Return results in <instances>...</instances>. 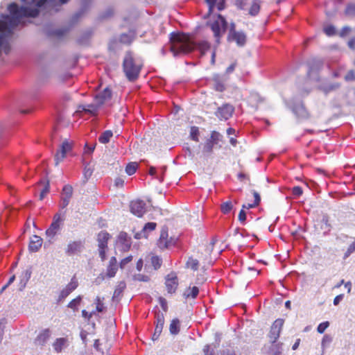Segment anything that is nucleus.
I'll list each match as a JSON object with an SVG mask.
<instances>
[{
    "label": "nucleus",
    "mask_w": 355,
    "mask_h": 355,
    "mask_svg": "<svg viewBox=\"0 0 355 355\" xmlns=\"http://www.w3.org/2000/svg\"><path fill=\"white\" fill-rule=\"evenodd\" d=\"M293 112L300 117H306L307 116V112L302 105L294 107Z\"/></svg>",
    "instance_id": "c9c22d12"
},
{
    "label": "nucleus",
    "mask_w": 355,
    "mask_h": 355,
    "mask_svg": "<svg viewBox=\"0 0 355 355\" xmlns=\"http://www.w3.org/2000/svg\"><path fill=\"white\" fill-rule=\"evenodd\" d=\"M81 297L80 296L74 298L68 304V307L73 309L74 311L77 309L78 306L80 304Z\"/></svg>",
    "instance_id": "37998d69"
},
{
    "label": "nucleus",
    "mask_w": 355,
    "mask_h": 355,
    "mask_svg": "<svg viewBox=\"0 0 355 355\" xmlns=\"http://www.w3.org/2000/svg\"><path fill=\"white\" fill-rule=\"evenodd\" d=\"M116 263V259L114 257H112L110 260L109 266L107 269V275L110 277H112L115 275L118 269Z\"/></svg>",
    "instance_id": "b1692460"
},
{
    "label": "nucleus",
    "mask_w": 355,
    "mask_h": 355,
    "mask_svg": "<svg viewBox=\"0 0 355 355\" xmlns=\"http://www.w3.org/2000/svg\"><path fill=\"white\" fill-rule=\"evenodd\" d=\"M43 243L42 239L37 236L33 235L30 240L28 249L31 252H37L40 248L42 247Z\"/></svg>",
    "instance_id": "412c9836"
},
{
    "label": "nucleus",
    "mask_w": 355,
    "mask_h": 355,
    "mask_svg": "<svg viewBox=\"0 0 355 355\" xmlns=\"http://www.w3.org/2000/svg\"><path fill=\"white\" fill-rule=\"evenodd\" d=\"M89 113V106L88 105H78L76 111L74 113L76 116H81L83 114Z\"/></svg>",
    "instance_id": "e433bc0d"
},
{
    "label": "nucleus",
    "mask_w": 355,
    "mask_h": 355,
    "mask_svg": "<svg viewBox=\"0 0 355 355\" xmlns=\"http://www.w3.org/2000/svg\"><path fill=\"white\" fill-rule=\"evenodd\" d=\"M214 144L209 141L208 139L202 146V150L200 153V151L196 152V153L192 152L189 148H187L188 155L192 158L195 157V155H199L200 157H205L211 154L213 151Z\"/></svg>",
    "instance_id": "ddd939ff"
},
{
    "label": "nucleus",
    "mask_w": 355,
    "mask_h": 355,
    "mask_svg": "<svg viewBox=\"0 0 355 355\" xmlns=\"http://www.w3.org/2000/svg\"><path fill=\"white\" fill-rule=\"evenodd\" d=\"M339 85L338 83H327L321 85L320 89L325 94H328L330 92L337 89Z\"/></svg>",
    "instance_id": "c756f323"
},
{
    "label": "nucleus",
    "mask_w": 355,
    "mask_h": 355,
    "mask_svg": "<svg viewBox=\"0 0 355 355\" xmlns=\"http://www.w3.org/2000/svg\"><path fill=\"white\" fill-rule=\"evenodd\" d=\"M343 294L337 295L334 300V304L335 306H337L340 303V302L343 300Z\"/></svg>",
    "instance_id": "680f3d73"
},
{
    "label": "nucleus",
    "mask_w": 355,
    "mask_h": 355,
    "mask_svg": "<svg viewBox=\"0 0 355 355\" xmlns=\"http://www.w3.org/2000/svg\"><path fill=\"white\" fill-rule=\"evenodd\" d=\"M348 46L350 49H354L355 48V38H353L349 41Z\"/></svg>",
    "instance_id": "338daca9"
},
{
    "label": "nucleus",
    "mask_w": 355,
    "mask_h": 355,
    "mask_svg": "<svg viewBox=\"0 0 355 355\" xmlns=\"http://www.w3.org/2000/svg\"><path fill=\"white\" fill-rule=\"evenodd\" d=\"M214 87L218 92H223L225 89L223 81L219 75H215L213 77Z\"/></svg>",
    "instance_id": "bb28decb"
},
{
    "label": "nucleus",
    "mask_w": 355,
    "mask_h": 355,
    "mask_svg": "<svg viewBox=\"0 0 355 355\" xmlns=\"http://www.w3.org/2000/svg\"><path fill=\"white\" fill-rule=\"evenodd\" d=\"M355 11V5H350L347 7L346 12L347 13H352Z\"/></svg>",
    "instance_id": "774afa93"
},
{
    "label": "nucleus",
    "mask_w": 355,
    "mask_h": 355,
    "mask_svg": "<svg viewBox=\"0 0 355 355\" xmlns=\"http://www.w3.org/2000/svg\"><path fill=\"white\" fill-rule=\"evenodd\" d=\"M292 193L295 196L299 197L303 193L302 189L300 187H294L293 188Z\"/></svg>",
    "instance_id": "864d4df0"
},
{
    "label": "nucleus",
    "mask_w": 355,
    "mask_h": 355,
    "mask_svg": "<svg viewBox=\"0 0 355 355\" xmlns=\"http://www.w3.org/2000/svg\"><path fill=\"white\" fill-rule=\"evenodd\" d=\"M143 67V60L130 51L125 53L123 60V72L130 81L136 80Z\"/></svg>",
    "instance_id": "f03ea898"
},
{
    "label": "nucleus",
    "mask_w": 355,
    "mask_h": 355,
    "mask_svg": "<svg viewBox=\"0 0 355 355\" xmlns=\"http://www.w3.org/2000/svg\"><path fill=\"white\" fill-rule=\"evenodd\" d=\"M156 327H155V335H156L157 334L158 336L160 335V334L162 333V329H163V327H164V315L163 313H157L156 314Z\"/></svg>",
    "instance_id": "5701e85b"
},
{
    "label": "nucleus",
    "mask_w": 355,
    "mask_h": 355,
    "mask_svg": "<svg viewBox=\"0 0 355 355\" xmlns=\"http://www.w3.org/2000/svg\"><path fill=\"white\" fill-rule=\"evenodd\" d=\"M133 37V33L121 34L118 39H114L111 42L110 48L115 49L116 47L117 42L124 44H129L132 42Z\"/></svg>",
    "instance_id": "a211bd4d"
},
{
    "label": "nucleus",
    "mask_w": 355,
    "mask_h": 355,
    "mask_svg": "<svg viewBox=\"0 0 355 355\" xmlns=\"http://www.w3.org/2000/svg\"><path fill=\"white\" fill-rule=\"evenodd\" d=\"M67 339L66 338H57L53 343L54 350L59 353L61 352L64 347L67 345Z\"/></svg>",
    "instance_id": "393cba45"
},
{
    "label": "nucleus",
    "mask_w": 355,
    "mask_h": 355,
    "mask_svg": "<svg viewBox=\"0 0 355 355\" xmlns=\"http://www.w3.org/2000/svg\"><path fill=\"white\" fill-rule=\"evenodd\" d=\"M232 207L233 205L231 201L223 202L220 205L221 211L225 214H228L232 209Z\"/></svg>",
    "instance_id": "a19ab883"
},
{
    "label": "nucleus",
    "mask_w": 355,
    "mask_h": 355,
    "mask_svg": "<svg viewBox=\"0 0 355 355\" xmlns=\"http://www.w3.org/2000/svg\"><path fill=\"white\" fill-rule=\"evenodd\" d=\"M199 266V262L197 259L189 258L187 262V267L193 270H197Z\"/></svg>",
    "instance_id": "ea45409f"
},
{
    "label": "nucleus",
    "mask_w": 355,
    "mask_h": 355,
    "mask_svg": "<svg viewBox=\"0 0 355 355\" xmlns=\"http://www.w3.org/2000/svg\"><path fill=\"white\" fill-rule=\"evenodd\" d=\"M168 238V230L166 228H163L161 231L159 239L158 241V246L160 248H166L172 245L171 241L167 240Z\"/></svg>",
    "instance_id": "4be33fe9"
},
{
    "label": "nucleus",
    "mask_w": 355,
    "mask_h": 355,
    "mask_svg": "<svg viewBox=\"0 0 355 355\" xmlns=\"http://www.w3.org/2000/svg\"><path fill=\"white\" fill-rule=\"evenodd\" d=\"M345 79L347 81H352L355 80V72L353 70H350L347 72V73L345 76Z\"/></svg>",
    "instance_id": "603ef678"
},
{
    "label": "nucleus",
    "mask_w": 355,
    "mask_h": 355,
    "mask_svg": "<svg viewBox=\"0 0 355 355\" xmlns=\"http://www.w3.org/2000/svg\"><path fill=\"white\" fill-rule=\"evenodd\" d=\"M253 195H254V202L243 205V206H242L243 209H251V208L257 207L259 204L260 200H261L259 194L256 191H253Z\"/></svg>",
    "instance_id": "cd10ccee"
},
{
    "label": "nucleus",
    "mask_w": 355,
    "mask_h": 355,
    "mask_svg": "<svg viewBox=\"0 0 355 355\" xmlns=\"http://www.w3.org/2000/svg\"><path fill=\"white\" fill-rule=\"evenodd\" d=\"M157 226V224L153 222L147 223L143 227L141 232L135 234V237L137 239L141 238H147L148 234L153 231Z\"/></svg>",
    "instance_id": "aec40b11"
},
{
    "label": "nucleus",
    "mask_w": 355,
    "mask_h": 355,
    "mask_svg": "<svg viewBox=\"0 0 355 355\" xmlns=\"http://www.w3.org/2000/svg\"><path fill=\"white\" fill-rule=\"evenodd\" d=\"M350 31H351V28L349 26H345L340 31V35L341 37H345V36L347 35Z\"/></svg>",
    "instance_id": "4d7b16f0"
},
{
    "label": "nucleus",
    "mask_w": 355,
    "mask_h": 355,
    "mask_svg": "<svg viewBox=\"0 0 355 355\" xmlns=\"http://www.w3.org/2000/svg\"><path fill=\"white\" fill-rule=\"evenodd\" d=\"M227 39L230 42H235L239 46H243L246 43V35L243 31H236L234 23L230 24Z\"/></svg>",
    "instance_id": "0eeeda50"
},
{
    "label": "nucleus",
    "mask_w": 355,
    "mask_h": 355,
    "mask_svg": "<svg viewBox=\"0 0 355 355\" xmlns=\"http://www.w3.org/2000/svg\"><path fill=\"white\" fill-rule=\"evenodd\" d=\"M284 322V320L281 318L277 319L273 322L269 334V337L272 343H275L279 338Z\"/></svg>",
    "instance_id": "9d476101"
},
{
    "label": "nucleus",
    "mask_w": 355,
    "mask_h": 355,
    "mask_svg": "<svg viewBox=\"0 0 355 355\" xmlns=\"http://www.w3.org/2000/svg\"><path fill=\"white\" fill-rule=\"evenodd\" d=\"M50 336V331L49 329L43 330L37 337V339L45 342Z\"/></svg>",
    "instance_id": "c03bdc74"
},
{
    "label": "nucleus",
    "mask_w": 355,
    "mask_h": 355,
    "mask_svg": "<svg viewBox=\"0 0 355 355\" xmlns=\"http://www.w3.org/2000/svg\"><path fill=\"white\" fill-rule=\"evenodd\" d=\"M137 164L135 162L128 164L125 167V172L129 175L134 174L136 172Z\"/></svg>",
    "instance_id": "79ce46f5"
},
{
    "label": "nucleus",
    "mask_w": 355,
    "mask_h": 355,
    "mask_svg": "<svg viewBox=\"0 0 355 355\" xmlns=\"http://www.w3.org/2000/svg\"><path fill=\"white\" fill-rule=\"evenodd\" d=\"M95 355H104L107 352L109 346L105 338L96 339L93 345Z\"/></svg>",
    "instance_id": "2eb2a0df"
},
{
    "label": "nucleus",
    "mask_w": 355,
    "mask_h": 355,
    "mask_svg": "<svg viewBox=\"0 0 355 355\" xmlns=\"http://www.w3.org/2000/svg\"><path fill=\"white\" fill-rule=\"evenodd\" d=\"M205 1L209 6V11H208L207 15H209L215 6L216 0H205Z\"/></svg>",
    "instance_id": "5fc2aeb1"
},
{
    "label": "nucleus",
    "mask_w": 355,
    "mask_h": 355,
    "mask_svg": "<svg viewBox=\"0 0 355 355\" xmlns=\"http://www.w3.org/2000/svg\"><path fill=\"white\" fill-rule=\"evenodd\" d=\"M67 209H59V211L53 216V221L49 227L46 230V235L49 238H53L60 231L66 219Z\"/></svg>",
    "instance_id": "7ed1b4c3"
},
{
    "label": "nucleus",
    "mask_w": 355,
    "mask_h": 355,
    "mask_svg": "<svg viewBox=\"0 0 355 355\" xmlns=\"http://www.w3.org/2000/svg\"><path fill=\"white\" fill-rule=\"evenodd\" d=\"M165 284L168 293H175L178 285V281L176 274L174 272L168 274L166 278Z\"/></svg>",
    "instance_id": "f3484780"
},
{
    "label": "nucleus",
    "mask_w": 355,
    "mask_h": 355,
    "mask_svg": "<svg viewBox=\"0 0 355 355\" xmlns=\"http://www.w3.org/2000/svg\"><path fill=\"white\" fill-rule=\"evenodd\" d=\"M237 6L243 10H245V6L247 5L246 0H236Z\"/></svg>",
    "instance_id": "13d9d810"
},
{
    "label": "nucleus",
    "mask_w": 355,
    "mask_h": 355,
    "mask_svg": "<svg viewBox=\"0 0 355 355\" xmlns=\"http://www.w3.org/2000/svg\"><path fill=\"white\" fill-rule=\"evenodd\" d=\"M84 247V242L81 241H74L69 243L66 248V253L68 255H72L80 252Z\"/></svg>",
    "instance_id": "6ab92c4d"
},
{
    "label": "nucleus",
    "mask_w": 355,
    "mask_h": 355,
    "mask_svg": "<svg viewBox=\"0 0 355 355\" xmlns=\"http://www.w3.org/2000/svg\"><path fill=\"white\" fill-rule=\"evenodd\" d=\"M72 196L73 187L69 184L64 185L61 193L59 207L62 209H66L70 202Z\"/></svg>",
    "instance_id": "1a4fd4ad"
},
{
    "label": "nucleus",
    "mask_w": 355,
    "mask_h": 355,
    "mask_svg": "<svg viewBox=\"0 0 355 355\" xmlns=\"http://www.w3.org/2000/svg\"><path fill=\"white\" fill-rule=\"evenodd\" d=\"M170 42V49L175 56L190 53L194 49H198L202 54H204L209 49L207 42L201 41L196 43L189 35L184 33H172Z\"/></svg>",
    "instance_id": "f257e3e1"
},
{
    "label": "nucleus",
    "mask_w": 355,
    "mask_h": 355,
    "mask_svg": "<svg viewBox=\"0 0 355 355\" xmlns=\"http://www.w3.org/2000/svg\"><path fill=\"white\" fill-rule=\"evenodd\" d=\"M87 164H85V167H84V172H83V179L82 180V182H81V184H86V183L87 182Z\"/></svg>",
    "instance_id": "052dcab7"
},
{
    "label": "nucleus",
    "mask_w": 355,
    "mask_h": 355,
    "mask_svg": "<svg viewBox=\"0 0 355 355\" xmlns=\"http://www.w3.org/2000/svg\"><path fill=\"white\" fill-rule=\"evenodd\" d=\"M236 65V62L232 63L230 67H228L226 69V73H231L235 69Z\"/></svg>",
    "instance_id": "e2e57ef3"
},
{
    "label": "nucleus",
    "mask_w": 355,
    "mask_h": 355,
    "mask_svg": "<svg viewBox=\"0 0 355 355\" xmlns=\"http://www.w3.org/2000/svg\"><path fill=\"white\" fill-rule=\"evenodd\" d=\"M110 239V234L106 232H101L97 236L98 253L101 259L103 261L105 259V250L107 246V241Z\"/></svg>",
    "instance_id": "6e6552de"
},
{
    "label": "nucleus",
    "mask_w": 355,
    "mask_h": 355,
    "mask_svg": "<svg viewBox=\"0 0 355 355\" xmlns=\"http://www.w3.org/2000/svg\"><path fill=\"white\" fill-rule=\"evenodd\" d=\"M200 132L196 126H192L190 130V137L192 140L198 142L199 141Z\"/></svg>",
    "instance_id": "4c0bfd02"
},
{
    "label": "nucleus",
    "mask_w": 355,
    "mask_h": 355,
    "mask_svg": "<svg viewBox=\"0 0 355 355\" xmlns=\"http://www.w3.org/2000/svg\"><path fill=\"white\" fill-rule=\"evenodd\" d=\"M78 286L76 277H73L70 282L60 291L58 301L61 302L68 297Z\"/></svg>",
    "instance_id": "9b49d317"
},
{
    "label": "nucleus",
    "mask_w": 355,
    "mask_h": 355,
    "mask_svg": "<svg viewBox=\"0 0 355 355\" xmlns=\"http://www.w3.org/2000/svg\"><path fill=\"white\" fill-rule=\"evenodd\" d=\"M239 220L243 223L246 220V214L244 209H242L239 214Z\"/></svg>",
    "instance_id": "bf43d9fd"
},
{
    "label": "nucleus",
    "mask_w": 355,
    "mask_h": 355,
    "mask_svg": "<svg viewBox=\"0 0 355 355\" xmlns=\"http://www.w3.org/2000/svg\"><path fill=\"white\" fill-rule=\"evenodd\" d=\"M221 139L222 135L219 132L213 131L211 134L210 138L208 139V140L215 145L217 144L221 140Z\"/></svg>",
    "instance_id": "58836bf2"
},
{
    "label": "nucleus",
    "mask_w": 355,
    "mask_h": 355,
    "mask_svg": "<svg viewBox=\"0 0 355 355\" xmlns=\"http://www.w3.org/2000/svg\"><path fill=\"white\" fill-rule=\"evenodd\" d=\"M104 298H101L100 297H97L94 302V305L95 306L96 311L97 312H103L106 307L105 306V304L103 302Z\"/></svg>",
    "instance_id": "c85d7f7f"
},
{
    "label": "nucleus",
    "mask_w": 355,
    "mask_h": 355,
    "mask_svg": "<svg viewBox=\"0 0 355 355\" xmlns=\"http://www.w3.org/2000/svg\"><path fill=\"white\" fill-rule=\"evenodd\" d=\"M332 341V337L328 334L324 336L322 340V347L324 349L327 347Z\"/></svg>",
    "instance_id": "de8ad7c7"
},
{
    "label": "nucleus",
    "mask_w": 355,
    "mask_h": 355,
    "mask_svg": "<svg viewBox=\"0 0 355 355\" xmlns=\"http://www.w3.org/2000/svg\"><path fill=\"white\" fill-rule=\"evenodd\" d=\"M218 343L215 345H206L203 348L205 355H216L215 350L218 347Z\"/></svg>",
    "instance_id": "7c9ffc66"
},
{
    "label": "nucleus",
    "mask_w": 355,
    "mask_h": 355,
    "mask_svg": "<svg viewBox=\"0 0 355 355\" xmlns=\"http://www.w3.org/2000/svg\"><path fill=\"white\" fill-rule=\"evenodd\" d=\"M112 97V92L108 88H105L103 91L98 92L94 96L93 105H90V116L96 114L97 109L103 104L110 102Z\"/></svg>",
    "instance_id": "20e7f679"
},
{
    "label": "nucleus",
    "mask_w": 355,
    "mask_h": 355,
    "mask_svg": "<svg viewBox=\"0 0 355 355\" xmlns=\"http://www.w3.org/2000/svg\"><path fill=\"white\" fill-rule=\"evenodd\" d=\"M209 24L214 32L216 41L218 42L227 28V21L222 15H218L214 21L213 22H209Z\"/></svg>",
    "instance_id": "39448f33"
},
{
    "label": "nucleus",
    "mask_w": 355,
    "mask_h": 355,
    "mask_svg": "<svg viewBox=\"0 0 355 355\" xmlns=\"http://www.w3.org/2000/svg\"><path fill=\"white\" fill-rule=\"evenodd\" d=\"M113 136L112 132L106 130L103 132L98 138V141L102 144H107L110 141V138Z\"/></svg>",
    "instance_id": "473e14b6"
},
{
    "label": "nucleus",
    "mask_w": 355,
    "mask_h": 355,
    "mask_svg": "<svg viewBox=\"0 0 355 355\" xmlns=\"http://www.w3.org/2000/svg\"><path fill=\"white\" fill-rule=\"evenodd\" d=\"M151 263L155 269L159 268L162 265V259L157 256H153L151 258Z\"/></svg>",
    "instance_id": "49530a36"
},
{
    "label": "nucleus",
    "mask_w": 355,
    "mask_h": 355,
    "mask_svg": "<svg viewBox=\"0 0 355 355\" xmlns=\"http://www.w3.org/2000/svg\"><path fill=\"white\" fill-rule=\"evenodd\" d=\"M116 247L121 251H127L131 245V239L125 232H121L116 242Z\"/></svg>",
    "instance_id": "4468645a"
},
{
    "label": "nucleus",
    "mask_w": 355,
    "mask_h": 355,
    "mask_svg": "<svg viewBox=\"0 0 355 355\" xmlns=\"http://www.w3.org/2000/svg\"><path fill=\"white\" fill-rule=\"evenodd\" d=\"M355 251V240L349 245L346 252L345 253L344 258H347L352 253Z\"/></svg>",
    "instance_id": "09e8293b"
},
{
    "label": "nucleus",
    "mask_w": 355,
    "mask_h": 355,
    "mask_svg": "<svg viewBox=\"0 0 355 355\" xmlns=\"http://www.w3.org/2000/svg\"><path fill=\"white\" fill-rule=\"evenodd\" d=\"M49 192V184L47 182L46 184L44 186L43 189L41 191L40 194V200H42L45 196Z\"/></svg>",
    "instance_id": "3c124183"
},
{
    "label": "nucleus",
    "mask_w": 355,
    "mask_h": 355,
    "mask_svg": "<svg viewBox=\"0 0 355 355\" xmlns=\"http://www.w3.org/2000/svg\"><path fill=\"white\" fill-rule=\"evenodd\" d=\"M329 326V322H322L320 323L318 326V328H317V331L318 333L320 334H322L324 332V331L326 330V329Z\"/></svg>",
    "instance_id": "8fccbe9b"
},
{
    "label": "nucleus",
    "mask_w": 355,
    "mask_h": 355,
    "mask_svg": "<svg viewBox=\"0 0 355 355\" xmlns=\"http://www.w3.org/2000/svg\"><path fill=\"white\" fill-rule=\"evenodd\" d=\"M234 110V108L232 105L225 104L221 107L218 108V112H216V115L220 119L227 120L232 116Z\"/></svg>",
    "instance_id": "dca6fc26"
},
{
    "label": "nucleus",
    "mask_w": 355,
    "mask_h": 355,
    "mask_svg": "<svg viewBox=\"0 0 355 355\" xmlns=\"http://www.w3.org/2000/svg\"><path fill=\"white\" fill-rule=\"evenodd\" d=\"M324 32L328 36H332L336 34V28L332 25H327L324 27Z\"/></svg>",
    "instance_id": "a18cd8bd"
},
{
    "label": "nucleus",
    "mask_w": 355,
    "mask_h": 355,
    "mask_svg": "<svg viewBox=\"0 0 355 355\" xmlns=\"http://www.w3.org/2000/svg\"><path fill=\"white\" fill-rule=\"evenodd\" d=\"M124 184V180L122 178H116L115 180V184L117 187H123Z\"/></svg>",
    "instance_id": "69168bd1"
},
{
    "label": "nucleus",
    "mask_w": 355,
    "mask_h": 355,
    "mask_svg": "<svg viewBox=\"0 0 355 355\" xmlns=\"http://www.w3.org/2000/svg\"><path fill=\"white\" fill-rule=\"evenodd\" d=\"M73 146V143L68 139L62 141L54 156L55 166H58L66 158L67 154L72 150Z\"/></svg>",
    "instance_id": "423d86ee"
},
{
    "label": "nucleus",
    "mask_w": 355,
    "mask_h": 355,
    "mask_svg": "<svg viewBox=\"0 0 355 355\" xmlns=\"http://www.w3.org/2000/svg\"><path fill=\"white\" fill-rule=\"evenodd\" d=\"M125 288V284L123 282H121L115 288L113 294V298L116 299L120 297Z\"/></svg>",
    "instance_id": "f704fd0d"
},
{
    "label": "nucleus",
    "mask_w": 355,
    "mask_h": 355,
    "mask_svg": "<svg viewBox=\"0 0 355 355\" xmlns=\"http://www.w3.org/2000/svg\"><path fill=\"white\" fill-rule=\"evenodd\" d=\"M199 293V289L197 286L189 287L184 293L186 298H196Z\"/></svg>",
    "instance_id": "a878e982"
},
{
    "label": "nucleus",
    "mask_w": 355,
    "mask_h": 355,
    "mask_svg": "<svg viewBox=\"0 0 355 355\" xmlns=\"http://www.w3.org/2000/svg\"><path fill=\"white\" fill-rule=\"evenodd\" d=\"M159 302H160V304H161L162 309L166 311L167 309V303H166V300L162 297H160Z\"/></svg>",
    "instance_id": "0e129e2a"
},
{
    "label": "nucleus",
    "mask_w": 355,
    "mask_h": 355,
    "mask_svg": "<svg viewBox=\"0 0 355 355\" xmlns=\"http://www.w3.org/2000/svg\"><path fill=\"white\" fill-rule=\"evenodd\" d=\"M132 259V256L127 257L121 260L120 263V266L121 268H124L126 264H128L129 262H130Z\"/></svg>",
    "instance_id": "6e6d98bb"
},
{
    "label": "nucleus",
    "mask_w": 355,
    "mask_h": 355,
    "mask_svg": "<svg viewBox=\"0 0 355 355\" xmlns=\"http://www.w3.org/2000/svg\"><path fill=\"white\" fill-rule=\"evenodd\" d=\"M260 10V3L258 0H254L252 2L251 6L249 10V14L252 16L257 15Z\"/></svg>",
    "instance_id": "2f4dec72"
},
{
    "label": "nucleus",
    "mask_w": 355,
    "mask_h": 355,
    "mask_svg": "<svg viewBox=\"0 0 355 355\" xmlns=\"http://www.w3.org/2000/svg\"><path fill=\"white\" fill-rule=\"evenodd\" d=\"M146 202L141 200H132L130 204V211L138 217H141L146 212Z\"/></svg>",
    "instance_id": "f8f14e48"
},
{
    "label": "nucleus",
    "mask_w": 355,
    "mask_h": 355,
    "mask_svg": "<svg viewBox=\"0 0 355 355\" xmlns=\"http://www.w3.org/2000/svg\"><path fill=\"white\" fill-rule=\"evenodd\" d=\"M169 330L171 334H178L180 331V321L178 319H173L171 324Z\"/></svg>",
    "instance_id": "72a5a7b5"
}]
</instances>
